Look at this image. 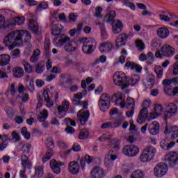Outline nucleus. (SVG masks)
Segmentation results:
<instances>
[{
    "label": "nucleus",
    "mask_w": 178,
    "mask_h": 178,
    "mask_svg": "<svg viewBox=\"0 0 178 178\" xmlns=\"http://www.w3.org/2000/svg\"><path fill=\"white\" fill-rule=\"evenodd\" d=\"M31 41V33L27 31H14L6 35L3 40L5 47H8V49L12 51L17 45L23 42H30Z\"/></svg>",
    "instance_id": "1"
},
{
    "label": "nucleus",
    "mask_w": 178,
    "mask_h": 178,
    "mask_svg": "<svg viewBox=\"0 0 178 178\" xmlns=\"http://www.w3.org/2000/svg\"><path fill=\"white\" fill-rule=\"evenodd\" d=\"M53 44L55 47L65 45L64 49L66 52H73V51L77 49L76 46H73V41L70 40V38L65 35H60L55 37L53 40Z\"/></svg>",
    "instance_id": "2"
},
{
    "label": "nucleus",
    "mask_w": 178,
    "mask_h": 178,
    "mask_svg": "<svg viewBox=\"0 0 178 178\" xmlns=\"http://www.w3.org/2000/svg\"><path fill=\"white\" fill-rule=\"evenodd\" d=\"M114 84L115 86H122V90H126L130 86V81L123 72H115L113 76Z\"/></svg>",
    "instance_id": "3"
},
{
    "label": "nucleus",
    "mask_w": 178,
    "mask_h": 178,
    "mask_svg": "<svg viewBox=\"0 0 178 178\" xmlns=\"http://www.w3.org/2000/svg\"><path fill=\"white\" fill-rule=\"evenodd\" d=\"M156 154V149L154 147H148L142 152L140 159L142 162H149L152 161Z\"/></svg>",
    "instance_id": "4"
},
{
    "label": "nucleus",
    "mask_w": 178,
    "mask_h": 178,
    "mask_svg": "<svg viewBox=\"0 0 178 178\" xmlns=\"http://www.w3.org/2000/svg\"><path fill=\"white\" fill-rule=\"evenodd\" d=\"M168 173V164L159 163L154 168V176L156 177H163Z\"/></svg>",
    "instance_id": "5"
},
{
    "label": "nucleus",
    "mask_w": 178,
    "mask_h": 178,
    "mask_svg": "<svg viewBox=\"0 0 178 178\" xmlns=\"http://www.w3.org/2000/svg\"><path fill=\"white\" fill-rule=\"evenodd\" d=\"M126 99V96L123 93L118 92L114 94L111 97L112 102H115L116 105L120 106L121 108H126V102L124 99Z\"/></svg>",
    "instance_id": "6"
},
{
    "label": "nucleus",
    "mask_w": 178,
    "mask_h": 178,
    "mask_svg": "<svg viewBox=\"0 0 178 178\" xmlns=\"http://www.w3.org/2000/svg\"><path fill=\"white\" fill-rule=\"evenodd\" d=\"M122 152L127 156H136L140 152V149L136 145H129L124 147Z\"/></svg>",
    "instance_id": "7"
},
{
    "label": "nucleus",
    "mask_w": 178,
    "mask_h": 178,
    "mask_svg": "<svg viewBox=\"0 0 178 178\" xmlns=\"http://www.w3.org/2000/svg\"><path fill=\"white\" fill-rule=\"evenodd\" d=\"M165 163L169 165V166H171L173 168L175 165H177L178 161V153L176 152H172L169 154H168L165 156Z\"/></svg>",
    "instance_id": "8"
},
{
    "label": "nucleus",
    "mask_w": 178,
    "mask_h": 178,
    "mask_svg": "<svg viewBox=\"0 0 178 178\" xmlns=\"http://www.w3.org/2000/svg\"><path fill=\"white\" fill-rule=\"evenodd\" d=\"M125 106L129 110V111L126 113L127 118H132L134 114V108L136 107L134 99L128 97L125 102Z\"/></svg>",
    "instance_id": "9"
},
{
    "label": "nucleus",
    "mask_w": 178,
    "mask_h": 178,
    "mask_svg": "<svg viewBox=\"0 0 178 178\" xmlns=\"http://www.w3.org/2000/svg\"><path fill=\"white\" fill-rule=\"evenodd\" d=\"M24 20L26 19L24 17H16L14 19H9V24L7 25V29H10V30H14L15 26L17 24L18 26H22L24 24Z\"/></svg>",
    "instance_id": "10"
},
{
    "label": "nucleus",
    "mask_w": 178,
    "mask_h": 178,
    "mask_svg": "<svg viewBox=\"0 0 178 178\" xmlns=\"http://www.w3.org/2000/svg\"><path fill=\"white\" fill-rule=\"evenodd\" d=\"M76 116L81 126H84V124H86V123L88 122V118L90 117V111H86L83 109L79 110L77 113Z\"/></svg>",
    "instance_id": "11"
},
{
    "label": "nucleus",
    "mask_w": 178,
    "mask_h": 178,
    "mask_svg": "<svg viewBox=\"0 0 178 178\" xmlns=\"http://www.w3.org/2000/svg\"><path fill=\"white\" fill-rule=\"evenodd\" d=\"M105 176V170L99 166L95 167L90 171V178H104Z\"/></svg>",
    "instance_id": "12"
},
{
    "label": "nucleus",
    "mask_w": 178,
    "mask_h": 178,
    "mask_svg": "<svg viewBox=\"0 0 178 178\" xmlns=\"http://www.w3.org/2000/svg\"><path fill=\"white\" fill-rule=\"evenodd\" d=\"M161 52L163 56H167V58H170L173 56V55H175L176 50L170 45L165 44L161 47Z\"/></svg>",
    "instance_id": "13"
},
{
    "label": "nucleus",
    "mask_w": 178,
    "mask_h": 178,
    "mask_svg": "<svg viewBox=\"0 0 178 178\" xmlns=\"http://www.w3.org/2000/svg\"><path fill=\"white\" fill-rule=\"evenodd\" d=\"M68 171L71 175H79L80 172V165L77 161H71L68 165Z\"/></svg>",
    "instance_id": "14"
},
{
    "label": "nucleus",
    "mask_w": 178,
    "mask_h": 178,
    "mask_svg": "<svg viewBox=\"0 0 178 178\" xmlns=\"http://www.w3.org/2000/svg\"><path fill=\"white\" fill-rule=\"evenodd\" d=\"M65 163L56 161L55 159H51L50 161V168L52 169L54 173L56 175H59L60 173V166L64 165Z\"/></svg>",
    "instance_id": "15"
},
{
    "label": "nucleus",
    "mask_w": 178,
    "mask_h": 178,
    "mask_svg": "<svg viewBox=\"0 0 178 178\" xmlns=\"http://www.w3.org/2000/svg\"><path fill=\"white\" fill-rule=\"evenodd\" d=\"M112 30L115 34H119L123 30V23L119 19H115V22H113L111 24Z\"/></svg>",
    "instance_id": "16"
},
{
    "label": "nucleus",
    "mask_w": 178,
    "mask_h": 178,
    "mask_svg": "<svg viewBox=\"0 0 178 178\" xmlns=\"http://www.w3.org/2000/svg\"><path fill=\"white\" fill-rule=\"evenodd\" d=\"M163 111V107L161 104H156L154 106V112H152L149 113V119H156L161 113H162Z\"/></svg>",
    "instance_id": "17"
},
{
    "label": "nucleus",
    "mask_w": 178,
    "mask_h": 178,
    "mask_svg": "<svg viewBox=\"0 0 178 178\" xmlns=\"http://www.w3.org/2000/svg\"><path fill=\"white\" fill-rule=\"evenodd\" d=\"M127 38L128 37L126 33L120 34L117 38L115 46L120 48V47L126 45V42H127Z\"/></svg>",
    "instance_id": "18"
},
{
    "label": "nucleus",
    "mask_w": 178,
    "mask_h": 178,
    "mask_svg": "<svg viewBox=\"0 0 178 178\" xmlns=\"http://www.w3.org/2000/svg\"><path fill=\"white\" fill-rule=\"evenodd\" d=\"M79 41L83 44V52H84V54H90V40H88V38H79Z\"/></svg>",
    "instance_id": "19"
},
{
    "label": "nucleus",
    "mask_w": 178,
    "mask_h": 178,
    "mask_svg": "<svg viewBox=\"0 0 178 178\" xmlns=\"http://www.w3.org/2000/svg\"><path fill=\"white\" fill-rule=\"evenodd\" d=\"M29 27L34 33V34H39L41 33L40 29L38 28V24L34 19H29Z\"/></svg>",
    "instance_id": "20"
},
{
    "label": "nucleus",
    "mask_w": 178,
    "mask_h": 178,
    "mask_svg": "<svg viewBox=\"0 0 178 178\" xmlns=\"http://www.w3.org/2000/svg\"><path fill=\"white\" fill-rule=\"evenodd\" d=\"M149 131L152 136H156L159 133V123L154 121L149 125Z\"/></svg>",
    "instance_id": "21"
},
{
    "label": "nucleus",
    "mask_w": 178,
    "mask_h": 178,
    "mask_svg": "<svg viewBox=\"0 0 178 178\" xmlns=\"http://www.w3.org/2000/svg\"><path fill=\"white\" fill-rule=\"evenodd\" d=\"M170 32L166 27H161L157 29V35L159 38L165 39L169 37Z\"/></svg>",
    "instance_id": "22"
},
{
    "label": "nucleus",
    "mask_w": 178,
    "mask_h": 178,
    "mask_svg": "<svg viewBox=\"0 0 178 178\" xmlns=\"http://www.w3.org/2000/svg\"><path fill=\"white\" fill-rule=\"evenodd\" d=\"M113 48V44L111 42H104L100 44L99 49L100 52H111Z\"/></svg>",
    "instance_id": "23"
},
{
    "label": "nucleus",
    "mask_w": 178,
    "mask_h": 178,
    "mask_svg": "<svg viewBox=\"0 0 178 178\" xmlns=\"http://www.w3.org/2000/svg\"><path fill=\"white\" fill-rule=\"evenodd\" d=\"M44 144L47 148V152H54V148H55V143L52 137H47L46 138Z\"/></svg>",
    "instance_id": "24"
},
{
    "label": "nucleus",
    "mask_w": 178,
    "mask_h": 178,
    "mask_svg": "<svg viewBox=\"0 0 178 178\" xmlns=\"http://www.w3.org/2000/svg\"><path fill=\"white\" fill-rule=\"evenodd\" d=\"M116 12L115 10H110L104 17V22L106 23H113L116 19Z\"/></svg>",
    "instance_id": "25"
},
{
    "label": "nucleus",
    "mask_w": 178,
    "mask_h": 178,
    "mask_svg": "<svg viewBox=\"0 0 178 178\" xmlns=\"http://www.w3.org/2000/svg\"><path fill=\"white\" fill-rule=\"evenodd\" d=\"M125 67H130L131 70H136L137 73H140L143 70V67H141V65L136 64L135 63H131L130 61H127L125 63Z\"/></svg>",
    "instance_id": "26"
},
{
    "label": "nucleus",
    "mask_w": 178,
    "mask_h": 178,
    "mask_svg": "<svg viewBox=\"0 0 178 178\" xmlns=\"http://www.w3.org/2000/svg\"><path fill=\"white\" fill-rule=\"evenodd\" d=\"M21 161L24 169H26V168L30 169L31 168V161L29 160V157L26 154L21 155Z\"/></svg>",
    "instance_id": "27"
},
{
    "label": "nucleus",
    "mask_w": 178,
    "mask_h": 178,
    "mask_svg": "<svg viewBox=\"0 0 178 178\" xmlns=\"http://www.w3.org/2000/svg\"><path fill=\"white\" fill-rule=\"evenodd\" d=\"M42 95L44 98V102H46L47 108H51V106H53L54 102L51 101V97H49V94H48L47 90L43 91Z\"/></svg>",
    "instance_id": "28"
},
{
    "label": "nucleus",
    "mask_w": 178,
    "mask_h": 178,
    "mask_svg": "<svg viewBox=\"0 0 178 178\" xmlns=\"http://www.w3.org/2000/svg\"><path fill=\"white\" fill-rule=\"evenodd\" d=\"M9 24V19L6 22V19H5V16L0 15V30H6L7 31H10V28H7Z\"/></svg>",
    "instance_id": "29"
},
{
    "label": "nucleus",
    "mask_w": 178,
    "mask_h": 178,
    "mask_svg": "<svg viewBox=\"0 0 178 178\" xmlns=\"http://www.w3.org/2000/svg\"><path fill=\"white\" fill-rule=\"evenodd\" d=\"M9 62H10V56L8 54L0 55V66H6V65H9Z\"/></svg>",
    "instance_id": "30"
},
{
    "label": "nucleus",
    "mask_w": 178,
    "mask_h": 178,
    "mask_svg": "<svg viewBox=\"0 0 178 178\" xmlns=\"http://www.w3.org/2000/svg\"><path fill=\"white\" fill-rule=\"evenodd\" d=\"M14 77L17 79H20L24 76V70L20 67H15L13 71Z\"/></svg>",
    "instance_id": "31"
},
{
    "label": "nucleus",
    "mask_w": 178,
    "mask_h": 178,
    "mask_svg": "<svg viewBox=\"0 0 178 178\" xmlns=\"http://www.w3.org/2000/svg\"><path fill=\"white\" fill-rule=\"evenodd\" d=\"M58 111L59 115H62L63 112H67V111H69V102L67 100L64 101L61 106H58Z\"/></svg>",
    "instance_id": "32"
},
{
    "label": "nucleus",
    "mask_w": 178,
    "mask_h": 178,
    "mask_svg": "<svg viewBox=\"0 0 178 178\" xmlns=\"http://www.w3.org/2000/svg\"><path fill=\"white\" fill-rule=\"evenodd\" d=\"M83 26L84 24H83V22H81L78 24L76 29H71L69 32L71 37H74V35H76V33H77L78 34L80 33V31L83 30Z\"/></svg>",
    "instance_id": "33"
},
{
    "label": "nucleus",
    "mask_w": 178,
    "mask_h": 178,
    "mask_svg": "<svg viewBox=\"0 0 178 178\" xmlns=\"http://www.w3.org/2000/svg\"><path fill=\"white\" fill-rule=\"evenodd\" d=\"M61 31H62V25L57 24L54 26L51 33L53 35H56V37H58V35H64L63 34H60Z\"/></svg>",
    "instance_id": "34"
},
{
    "label": "nucleus",
    "mask_w": 178,
    "mask_h": 178,
    "mask_svg": "<svg viewBox=\"0 0 178 178\" xmlns=\"http://www.w3.org/2000/svg\"><path fill=\"white\" fill-rule=\"evenodd\" d=\"M99 108L102 112H106L111 106V103L106 102H99Z\"/></svg>",
    "instance_id": "35"
},
{
    "label": "nucleus",
    "mask_w": 178,
    "mask_h": 178,
    "mask_svg": "<svg viewBox=\"0 0 178 178\" xmlns=\"http://www.w3.org/2000/svg\"><path fill=\"white\" fill-rule=\"evenodd\" d=\"M87 163H90V155L86 154L85 156L81 157L80 161V165L82 169H86V166H87Z\"/></svg>",
    "instance_id": "36"
},
{
    "label": "nucleus",
    "mask_w": 178,
    "mask_h": 178,
    "mask_svg": "<svg viewBox=\"0 0 178 178\" xmlns=\"http://www.w3.org/2000/svg\"><path fill=\"white\" fill-rule=\"evenodd\" d=\"M119 149V145H115L113 148L108 152V155H110V161L113 162L115 159H118V156L115 154V151Z\"/></svg>",
    "instance_id": "37"
},
{
    "label": "nucleus",
    "mask_w": 178,
    "mask_h": 178,
    "mask_svg": "<svg viewBox=\"0 0 178 178\" xmlns=\"http://www.w3.org/2000/svg\"><path fill=\"white\" fill-rule=\"evenodd\" d=\"M47 118H48V111L43 110L38 115V120L39 122H45Z\"/></svg>",
    "instance_id": "38"
},
{
    "label": "nucleus",
    "mask_w": 178,
    "mask_h": 178,
    "mask_svg": "<svg viewBox=\"0 0 178 178\" xmlns=\"http://www.w3.org/2000/svg\"><path fill=\"white\" fill-rule=\"evenodd\" d=\"M166 111L170 113H173V115L177 112V106L175 103H170L165 107Z\"/></svg>",
    "instance_id": "39"
},
{
    "label": "nucleus",
    "mask_w": 178,
    "mask_h": 178,
    "mask_svg": "<svg viewBox=\"0 0 178 178\" xmlns=\"http://www.w3.org/2000/svg\"><path fill=\"white\" fill-rule=\"evenodd\" d=\"M170 134H171V138L172 140H174V138H177L178 127H172L170 129Z\"/></svg>",
    "instance_id": "40"
},
{
    "label": "nucleus",
    "mask_w": 178,
    "mask_h": 178,
    "mask_svg": "<svg viewBox=\"0 0 178 178\" xmlns=\"http://www.w3.org/2000/svg\"><path fill=\"white\" fill-rule=\"evenodd\" d=\"M99 102L111 103V95H109L108 93L102 94Z\"/></svg>",
    "instance_id": "41"
},
{
    "label": "nucleus",
    "mask_w": 178,
    "mask_h": 178,
    "mask_svg": "<svg viewBox=\"0 0 178 178\" xmlns=\"http://www.w3.org/2000/svg\"><path fill=\"white\" fill-rule=\"evenodd\" d=\"M154 72L156 74H157L158 79H161L162 76H163V68H162L160 65L154 67Z\"/></svg>",
    "instance_id": "42"
},
{
    "label": "nucleus",
    "mask_w": 178,
    "mask_h": 178,
    "mask_svg": "<svg viewBox=\"0 0 178 178\" xmlns=\"http://www.w3.org/2000/svg\"><path fill=\"white\" fill-rule=\"evenodd\" d=\"M144 177V172L137 170L132 172L131 175V178H143Z\"/></svg>",
    "instance_id": "43"
},
{
    "label": "nucleus",
    "mask_w": 178,
    "mask_h": 178,
    "mask_svg": "<svg viewBox=\"0 0 178 178\" xmlns=\"http://www.w3.org/2000/svg\"><path fill=\"white\" fill-rule=\"evenodd\" d=\"M90 136V132L87 129H81L80 133H79V138L80 140H86L87 137Z\"/></svg>",
    "instance_id": "44"
},
{
    "label": "nucleus",
    "mask_w": 178,
    "mask_h": 178,
    "mask_svg": "<svg viewBox=\"0 0 178 178\" xmlns=\"http://www.w3.org/2000/svg\"><path fill=\"white\" fill-rule=\"evenodd\" d=\"M45 70V65L43 64V63H39L36 65L35 67V72L38 74H41Z\"/></svg>",
    "instance_id": "45"
},
{
    "label": "nucleus",
    "mask_w": 178,
    "mask_h": 178,
    "mask_svg": "<svg viewBox=\"0 0 178 178\" xmlns=\"http://www.w3.org/2000/svg\"><path fill=\"white\" fill-rule=\"evenodd\" d=\"M22 64L24 67L26 73H31L33 72V67H31V65H30L29 63H27V61L23 60L22 62Z\"/></svg>",
    "instance_id": "46"
},
{
    "label": "nucleus",
    "mask_w": 178,
    "mask_h": 178,
    "mask_svg": "<svg viewBox=\"0 0 178 178\" xmlns=\"http://www.w3.org/2000/svg\"><path fill=\"white\" fill-rule=\"evenodd\" d=\"M20 145L22 147V152H24V154H30V148H31V145L29 143L24 144L21 143Z\"/></svg>",
    "instance_id": "47"
},
{
    "label": "nucleus",
    "mask_w": 178,
    "mask_h": 178,
    "mask_svg": "<svg viewBox=\"0 0 178 178\" xmlns=\"http://www.w3.org/2000/svg\"><path fill=\"white\" fill-rule=\"evenodd\" d=\"M90 42L92 44L90 45V54H92L94 51H95L97 48V41L94 38H90Z\"/></svg>",
    "instance_id": "48"
},
{
    "label": "nucleus",
    "mask_w": 178,
    "mask_h": 178,
    "mask_svg": "<svg viewBox=\"0 0 178 178\" xmlns=\"http://www.w3.org/2000/svg\"><path fill=\"white\" fill-rule=\"evenodd\" d=\"M146 60H147V65H152L155 62L152 52H148L147 54Z\"/></svg>",
    "instance_id": "49"
},
{
    "label": "nucleus",
    "mask_w": 178,
    "mask_h": 178,
    "mask_svg": "<svg viewBox=\"0 0 178 178\" xmlns=\"http://www.w3.org/2000/svg\"><path fill=\"white\" fill-rule=\"evenodd\" d=\"M21 134L24 136L26 140H30L31 134L27 131V127H24L21 129Z\"/></svg>",
    "instance_id": "50"
},
{
    "label": "nucleus",
    "mask_w": 178,
    "mask_h": 178,
    "mask_svg": "<svg viewBox=\"0 0 178 178\" xmlns=\"http://www.w3.org/2000/svg\"><path fill=\"white\" fill-rule=\"evenodd\" d=\"M168 144H169V138L163 139L160 143L161 147L163 149H165V151L168 150Z\"/></svg>",
    "instance_id": "51"
},
{
    "label": "nucleus",
    "mask_w": 178,
    "mask_h": 178,
    "mask_svg": "<svg viewBox=\"0 0 178 178\" xmlns=\"http://www.w3.org/2000/svg\"><path fill=\"white\" fill-rule=\"evenodd\" d=\"M50 45H51V40H49V38H46L44 40V52L46 55H48V54H49Z\"/></svg>",
    "instance_id": "52"
},
{
    "label": "nucleus",
    "mask_w": 178,
    "mask_h": 178,
    "mask_svg": "<svg viewBox=\"0 0 178 178\" xmlns=\"http://www.w3.org/2000/svg\"><path fill=\"white\" fill-rule=\"evenodd\" d=\"M35 175L39 178L42 177V175H44V170H42V167H37L35 170Z\"/></svg>",
    "instance_id": "53"
},
{
    "label": "nucleus",
    "mask_w": 178,
    "mask_h": 178,
    "mask_svg": "<svg viewBox=\"0 0 178 178\" xmlns=\"http://www.w3.org/2000/svg\"><path fill=\"white\" fill-rule=\"evenodd\" d=\"M52 155H54V152H47L42 158L43 163H45V162L49 161V159L52 158Z\"/></svg>",
    "instance_id": "54"
},
{
    "label": "nucleus",
    "mask_w": 178,
    "mask_h": 178,
    "mask_svg": "<svg viewBox=\"0 0 178 178\" xmlns=\"http://www.w3.org/2000/svg\"><path fill=\"white\" fill-rule=\"evenodd\" d=\"M129 80V84H130V81L132 83V86H134V84H137V83H138L140 81V76L137 74L133 75L131 77V79Z\"/></svg>",
    "instance_id": "55"
},
{
    "label": "nucleus",
    "mask_w": 178,
    "mask_h": 178,
    "mask_svg": "<svg viewBox=\"0 0 178 178\" xmlns=\"http://www.w3.org/2000/svg\"><path fill=\"white\" fill-rule=\"evenodd\" d=\"M136 47L138 48L139 51H144V48L145 47V44L143 42V40H139L136 41Z\"/></svg>",
    "instance_id": "56"
},
{
    "label": "nucleus",
    "mask_w": 178,
    "mask_h": 178,
    "mask_svg": "<svg viewBox=\"0 0 178 178\" xmlns=\"http://www.w3.org/2000/svg\"><path fill=\"white\" fill-rule=\"evenodd\" d=\"M27 88L31 92H33L34 90H35V88L34 87V81H33V79L29 80V82L27 85Z\"/></svg>",
    "instance_id": "57"
},
{
    "label": "nucleus",
    "mask_w": 178,
    "mask_h": 178,
    "mask_svg": "<svg viewBox=\"0 0 178 178\" xmlns=\"http://www.w3.org/2000/svg\"><path fill=\"white\" fill-rule=\"evenodd\" d=\"M139 115H141L142 116H145V118H148L149 120V113H148V109L147 108H142L139 113Z\"/></svg>",
    "instance_id": "58"
},
{
    "label": "nucleus",
    "mask_w": 178,
    "mask_h": 178,
    "mask_svg": "<svg viewBox=\"0 0 178 178\" xmlns=\"http://www.w3.org/2000/svg\"><path fill=\"white\" fill-rule=\"evenodd\" d=\"M11 136L14 140H15L16 143H19L20 141V135L16 131H13L11 134Z\"/></svg>",
    "instance_id": "59"
},
{
    "label": "nucleus",
    "mask_w": 178,
    "mask_h": 178,
    "mask_svg": "<svg viewBox=\"0 0 178 178\" xmlns=\"http://www.w3.org/2000/svg\"><path fill=\"white\" fill-rule=\"evenodd\" d=\"M42 9H48V2L42 1L38 6V10H41Z\"/></svg>",
    "instance_id": "60"
},
{
    "label": "nucleus",
    "mask_w": 178,
    "mask_h": 178,
    "mask_svg": "<svg viewBox=\"0 0 178 178\" xmlns=\"http://www.w3.org/2000/svg\"><path fill=\"white\" fill-rule=\"evenodd\" d=\"M69 19L70 22H72V23H74L76 20H77V17H79V15L75 13H71L69 15Z\"/></svg>",
    "instance_id": "61"
},
{
    "label": "nucleus",
    "mask_w": 178,
    "mask_h": 178,
    "mask_svg": "<svg viewBox=\"0 0 178 178\" xmlns=\"http://www.w3.org/2000/svg\"><path fill=\"white\" fill-rule=\"evenodd\" d=\"M11 56L13 58H18L20 56V49H15L11 52Z\"/></svg>",
    "instance_id": "62"
},
{
    "label": "nucleus",
    "mask_w": 178,
    "mask_h": 178,
    "mask_svg": "<svg viewBox=\"0 0 178 178\" xmlns=\"http://www.w3.org/2000/svg\"><path fill=\"white\" fill-rule=\"evenodd\" d=\"M142 106L143 107V108L146 109H147V108H149V106H151V100L146 99L143 101Z\"/></svg>",
    "instance_id": "63"
},
{
    "label": "nucleus",
    "mask_w": 178,
    "mask_h": 178,
    "mask_svg": "<svg viewBox=\"0 0 178 178\" xmlns=\"http://www.w3.org/2000/svg\"><path fill=\"white\" fill-rule=\"evenodd\" d=\"M172 74L177 76L178 74V60L174 64Z\"/></svg>",
    "instance_id": "64"
}]
</instances>
